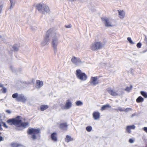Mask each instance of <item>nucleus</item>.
I'll use <instances>...</instances> for the list:
<instances>
[{
  "instance_id": "obj_29",
  "label": "nucleus",
  "mask_w": 147,
  "mask_h": 147,
  "mask_svg": "<svg viewBox=\"0 0 147 147\" xmlns=\"http://www.w3.org/2000/svg\"><path fill=\"white\" fill-rule=\"evenodd\" d=\"M127 40L130 43L132 44H133L134 43L130 37H128L127 38Z\"/></svg>"
},
{
  "instance_id": "obj_26",
  "label": "nucleus",
  "mask_w": 147,
  "mask_h": 147,
  "mask_svg": "<svg viewBox=\"0 0 147 147\" xmlns=\"http://www.w3.org/2000/svg\"><path fill=\"white\" fill-rule=\"evenodd\" d=\"M92 129V127L90 126H88L86 128V131L88 132L90 131Z\"/></svg>"
},
{
  "instance_id": "obj_3",
  "label": "nucleus",
  "mask_w": 147,
  "mask_h": 147,
  "mask_svg": "<svg viewBox=\"0 0 147 147\" xmlns=\"http://www.w3.org/2000/svg\"><path fill=\"white\" fill-rule=\"evenodd\" d=\"M12 97L13 98H16L17 101H21L23 103H25L27 100L26 97L22 94L15 93L13 94Z\"/></svg>"
},
{
  "instance_id": "obj_41",
  "label": "nucleus",
  "mask_w": 147,
  "mask_h": 147,
  "mask_svg": "<svg viewBox=\"0 0 147 147\" xmlns=\"http://www.w3.org/2000/svg\"><path fill=\"white\" fill-rule=\"evenodd\" d=\"M3 140V138L2 137L0 136V142Z\"/></svg>"
},
{
  "instance_id": "obj_20",
  "label": "nucleus",
  "mask_w": 147,
  "mask_h": 147,
  "mask_svg": "<svg viewBox=\"0 0 147 147\" xmlns=\"http://www.w3.org/2000/svg\"><path fill=\"white\" fill-rule=\"evenodd\" d=\"M49 108V106L47 105H42L40 106V109L41 111H44Z\"/></svg>"
},
{
  "instance_id": "obj_36",
  "label": "nucleus",
  "mask_w": 147,
  "mask_h": 147,
  "mask_svg": "<svg viewBox=\"0 0 147 147\" xmlns=\"http://www.w3.org/2000/svg\"><path fill=\"white\" fill-rule=\"evenodd\" d=\"M118 110L120 111H124V109L121 108H119L118 109Z\"/></svg>"
},
{
  "instance_id": "obj_12",
  "label": "nucleus",
  "mask_w": 147,
  "mask_h": 147,
  "mask_svg": "<svg viewBox=\"0 0 147 147\" xmlns=\"http://www.w3.org/2000/svg\"><path fill=\"white\" fill-rule=\"evenodd\" d=\"M68 125L66 123H62L59 125V128L63 130H67Z\"/></svg>"
},
{
  "instance_id": "obj_1",
  "label": "nucleus",
  "mask_w": 147,
  "mask_h": 147,
  "mask_svg": "<svg viewBox=\"0 0 147 147\" xmlns=\"http://www.w3.org/2000/svg\"><path fill=\"white\" fill-rule=\"evenodd\" d=\"M7 123L10 125H13L18 127H22L24 128L26 127L29 124L28 122H22L21 117L19 116L16 117L15 118L8 120Z\"/></svg>"
},
{
  "instance_id": "obj_46",
  "label": "nucleus",
  "mask_w": 147,
  "mask_h": 147,
  "mask_svg": "<svg viewBox=\"0 0 147 147\" xmlns=\"http://www.w3.org/2000/svg\"><path fill=\"white\" fill-rule=\"evenodd\" d=\"M1 38V36L0 35V38Z\"/></svg>"
},
{
  "instance_id": "obj_4",
  "label": "nucleus",
  "mask_w": 147,
  "mask_h": 147,
  "mask_svg": "<svg viewBox=\"0 0 147 147\" xmlns=\"http://www.w3.org/2000/svg\"><path fill=\"white\" fill-rule=\"evenodd\" d=\"M103 44L100 42H95L90 46V49L92 51H96L102 48Z\"/></svg>"
},
{
  "instance_id": "obj_8",
  "label": "nucleus",
  "mask_w": 147,
  "mask_h": 147,
  "mask_svg": "<svg viewBox=\"0 0 147 147\" xmlns=\"http://www.w3.org/2000/svg\"><path fill=\"white\" fill-rule=\"evenodd\" d=\"M101 19L103 22L104 21L105 22V24L106 26L111 27L112 26L109 21V19L108 18L102 17L101 18Z\"/></svg>"
},
{
  "instance_id": "obj_32",
  "label": "nucleus",
  "mask_w": 147,
  "mask_h": 147,
  "mask_svg": "<svg viewBox=\"0 0 147 147\" xmlns=\"http://www.w3.org/2000/svg\"><path fill=\"white\" fill-rule=\"evenodd\" d=\"M2 124H3V127H5V128H8V127L7 125L4 122H2Z\"/></svg>"
},
{
  "instance_id": "obj_44",
  "label": "nucleus",
  "mask_w": 147,
  "mask_h": 147,
  "mask_svg": "<svg viewBox=\"0 0 147 147\" xmlns=\"http://www.w3.org/2000/svg\"><path fill=\"white\" fill-rule=\"evenodd\" d=\"M49 37V34L46 35V38H48Z\"/></svg>"
},
{
  "instance_id": "obj_30",
  "label": "nucleus",
  "mask_w": 147,
  "mask_h": 147,
  "mask_svg": "<svg viewBox=\"0 0 147 147\" xmlns=\"http://www.w3.org/2000/svg\"><path fill=\"white\" fill-rule=\"evenodd\" d=\"M13 50L15 51H17L18 50V48L17 47L16 45L13 46Z\"/></svg>"
},
{
  "instance_id": "obj_47",
  "label": "nucleus",
  "mask_w": 147,
  "mask_h": 147,
  "mask_svg": "<svg viewBox=\"0 0 147 147\" xmlns=\"http://www.w3.org/2000/svg\"><path fill=\"white\" fill-rule=\"evenodd\" d=\"M1 132H0V135H1Z\"/></svg>"
},
{
  "instance_id": "obj_27",
  "label": "nucleus",
  "mask_w": 147,
  "mask_h": 147,
  "mask_svg": "<svg viewBox=\"0 0 147 147\" xmlns=\"http://www.w3.org/2000/svg\"><path fill=\"white\" fill-rule=\"evenodd\" d=\"M76 105L77 106L82 105L83 104L82 102L80 101H77L76 102Z\"/></svg>"
},
{
  "instance_id": "obj_7",
  "label": "nucleus",
  "mask_w": 147,
  "mask_h": 147,
  "mask_svg": "<svg viewBox=\"0 0 147 147\" xmlns=\"http://www.w3.org/2000/svg\"><path fill=\"white\" fill-rule=\"evenodd\" d=\"M98 76L91 77L90 80V84L94 85H95L99 83V80H98Z\"/></svg>"
},
{
  "instance_id": "obj_43",
  "label": "nucleus",
  "mask_w": 147,
  "mask_h": 147,
  "mask_svg": "<svg viewBox=\"0 0 147 147\" xmlns=\"http://www.w3.org/2000/svg\"><path fill=\"white\" fill-rule=\"evenodd\" d=\"M2 9V6H1L0 5V13L1 12Z\"/></svg>"
},
{
  "instance_id": "obj_31",
  "label": "nucleus",
  "mask_w": 147,
  "mask_h": 147,
  "mask_svg": "<svg viewBox=\"0 0 147 147\" xmlns=\"http://www.w3.org/2000/svg\"><path fill=\"white\" fill-rule=\"evenodd\" d=\"M142 44L140 42L138 43L137 44V47L138 48H140L141 47Z\"/></svg>"
},
{
  "instance_id": "obj_24",
  "label": "nucleus",
  "mask_w": 147,
  "mask_h": 147,
  "mask_svg": "<svg viewBox=\"0 0 147 147\" xmlns=\"http://www.w3.org/2000/svg\"><path fill=\"white\" fill-rule=\"evenodd\" d=\"M132 88V86L131 85H130L129 87H127L125 89V90L126 91L129 92L130 90H131Z\"/></svg>"
},
{
  "instance_id": "obj_45",
  "label": "nucleus",
  "mask_w": 147,
  "mask_h": 147,
  "mask_svg": "<svg viewBox=\"0 0 147 147\" xmlns=\"http://www.w3.org/2000/svg\"><path fill=\"white\" fill-rule=\"evenodd\" d=\"M2 128H1V125L0 123V130Z\"/></svg>"
},
{
  "instance_id": "obj_18",
  "label": "nucleus",
  "mask_w": 147,
  "mask_h": 147,
  "mask_svg": "<svg viewBox=\"0 0 147 147\" xmlns=\"http://www.w3.org/2000/svg\"><path fill=\"white\" fill-rule=\"evenodd\" d=\"M36 84L38 88H40L43 86V84L42 81H40L39 80H37L36 81Z\"/></svg>"
},
{
  "instance_id": "obj_25",
  "label": "nucleus",
  "mask_w": 147,
  "mask_h": 147,
  "mask_svg": "<svg viewBox=\"0 0 147 147\" xmlns=\"http://www.w3.org/2000/svg\"><path fill=\"white\" fill-rule=\"evenodd\" d=\"M56 40L53 39V40L52 42V45L53 47L55 49L56 48L57 45H56L55 43V41H56Z\"/></svg>"
},
{
  "instance_id": "obj_33",
  "label": "nucleus",
  "mask_w": 147,
  "mask_h": 147,
  "mask_svg": "<svg viewBox=\"0 0 147 147\" xmlns=\"http://www.w3.org/2000/svg\"><path fill=\"white\" fill-rule=\"evenodd\" d=\"M71 26V24H69L68 25H65V27L66 28H70Z\"/></svg>"
},
{
  "instance_id": "obj_39",
  "label": "nucleus",
  "mask_w": 147,
  "mask_h": 147,
  "mask_svg": "<svg viewBox=\"0 0 147 147\" xmlns=\"http://www.w3.org/2000/svg\"><path fill=\"white\" fill-rule=\"evenodd\" d=\"M6 113L8 114H10L11 113V111L9 110H7L6 111Z\"/></svg>"
},
{
  "instance_id": "obj_34",
  "label": "nucleus",
  "mask_w": 147,
  "mask_h": 147,
  "mask_svg": "<svg viewBox=\"0 0 147 147\" xmlns=\"http://www.w3.org/2000/svg\"><path fill=\"white\" fill-rule=\"evenodd\" d=\"M10 1V2L11 5L10 6V8H11L12 7V5L13 4V0H9Z\"/></svg>"
},
{
  "instance_id": "obj_6",
  "label": "nucleus",
  "mask_w": 147,
  "mask_h": 147,
  "mask_svg": "<svg viewBox=\"0 0 147 147\" xmlns=\"http://www.w3.org/2000/svg\"><path fill=\"white\" fill-rule=\"evenodd\" d=\"M76 72V76L78 78L82 81H85L87 79V75L85 73L82 72L80 69H77Z\"/></svg>"
},
{
  "instance_id": "obj_16",
  "label": "nucleus",
  "mask_w": 147,
  "mask_h": 147,
  "mask_svg": "<svg viewBox=\"0 0 147 147\" xmlns=\"http://www.w3.org/2000/svg\"><path fill=\"white\" fill-rule=\"evenodd\" d=\"M52 140L54 141H57V134L56 133H52L51 135Z\"/></svg>"
},
{
  "instance_id": "obj_11",
  "label": "nucleus",
  "mask_w": 147,
  "mask_h": 147,
  "mask_svg": "<svg viewBox=\"0 0 147 147\" xmlns=\"http://www.w3.org/2000/svg\"><path fill=\"white\" fill-rule=\"evenodd\" d=\"M71 103L69 100H68L66 101V104L63 108H62L63 109H68L70 108L71 106Z\"/></svg>"
},
{
  "instance_id": "obj_21",
  "label": "nucleus",
  "mask_w": 147,
  "mask_h": 147,
  "mask_svg": "<svg viewBox=\"0 0 147 147\" xmlns=\"http://www.w3.org/2000/svg\"><path fill=\"white\" fill-rule=\"evenodd\" d=\"M144 100V98L141 96H139L136 100V101L137 103L142 102Z\"/></svg>"
},
{
  "instance_id": "obj_9",
  "label": "nucleus",
  "mask_w": 147,
  "mask_h": 147,
  "mask_svg": "<svg viewBox=\"0 0 147 147\" xmlns=\"http://www.w3.org/2000/svg\"><path fill=\"white\" fill-rule=\"evenodd\" d=\"M107 90L111 96H115L118 95L117 91H115L111 88H108L107 89Z\"/></svg>"
},
{
  "instance_id": "obj_5",
  "label": "nucleus",
  "mask_w": 147,
  "mask_h": 147,
  "mask_svg": "<svg viewBox=\"0 0 147 147\" xmlns=\"http://www.w3.org/2000/svg\"><path fill=\"white\" fill-rule=\"evenodd\" d=\"M36 7L38 11L43 10L44 11L48 12L49 11V9L46 4L39 3L36 4Z\"/></svg>"
},
{
  "instance_id": "obj_22",
  "label": "nucleus",
  "mask_w": 147,
  "mask_h": 147,
  "mask_svg": "<svg viewBox=\"0 0 147 147\" xmlns=\"http://www.w3.org/2000/svg\"><path fill=\"white\" fill-rule=\"evenodd\" d=\"M11 145L12 147H19L20 146V145L18 144L13 143L11 144Z\"/></svg>"
},
{
  "instance_id": "obj_23",
  "label": "nucleus",
  "mask_w": 147,
  "mask_h": 147,
  "mask_svg": "<svg viewBox=\"0 0 147 147\" xmlns=\"http://www.w3.org/2000/svg\"><path fill=\"white\" fill-rule=\"evenodd\" d=\"M141 94L145 98H147V93L146 92L141 91L140 92Z\"/></svg>"
},
{
  "instance_id": "obj_15",
  "label": "nucleus",
  "mask_w": 147,
  "mask_h": 147,
  "mask_svg": "<svg viewBox=\"0 0 147 147\" xmlns=\"http://www.w3.org/2000/svg\"><path fill=\"white\" fill-rule=\"evenodd\" d=\"M135 128V127L134 125L127 126L126 128V130L127 132L129 134L131 133V129H134Z\"/></svg>"
},
{
  "instance_id": "obj_28",
  "label": "nucleus",
  "mask_w": 147,
  "mask_h": 147,
  "mask_svg": "<svg viewBox=\"0 0 147 147\" xmlns=\"http://www.w3.org/2000/svg\"><path fill=\"white\" fill-rule=\"evenodd\" d=\"M1 90H2V92L4 93H5L7 91L6 88L3 87L2 88Z\"/></svg>"
},
{
  "instance_id": "obj_2",
  "label": "nucleus",
  "mask_w": 147,
  "mask_h": 147,
  "mask_svg": "<svg viewBox=\"0 0 147 147\" xmlns=\"http://www.w3.org/2000/svg\"><path fill=\"white\" fill-rule=\"evenodd\" d=\"M40 129L39 128L35 129L32 128H29L27 130V133L28 135H32L31 138L33 140L36 138V135L40 133Z\"/></svg>"
},
{
  "instance_id": "obj_42",
  "label": "nucleus",
  "mask_w": 147,
  "mask_h": 147,
  "mask_svg": "<svg viewBox=\"0 0 147 147\" xmlns=\"http://www.w3.org/2000/svg\"><path fill=\"white\" fill-rule=\"evenodd\" d=\"M0 87H2V88L3 87V85L1 84H0Z\"/></svg>"
},
{
  "instance_id": "obj_13",
  "label": "nucleus",
  "mask_w": 147,
  "mask_h": 147,
  "mask_svg": "<svg viewBox=\"0 0 147 147\" xmlns=\"http://www.w3.org/2000/svg\"><path fill=\"white\" fill-rule=\"evenodd\" d=\"M117 11L119 13V17L120 18H123L125 16V12L122 10H118Z\"/></svg>"
},
{
  "instance_id": "obj_17",
  "label": "nucleus",
  "mask_w": 147,
  "mask_h": 147,
  "mask_svg": "<svg viewBox=\"0 0 147 147\" xmlns=\"http://www.w3.org/2000/svg\"><path fill=\"white\" fill-rule=\"evenodd\" d=\"M73 140V138H72L71 136L68 135H66V137L65 138V141L67 143L72 141Z\"/></svg>"
},
{
  "instance_id": "obj_35",
  "label": "nucleus",
  "mask_w": 147,
  "mask_h": 147,
  "mask_svg": "<svg viewBox=\"0 0 147 147\" xmlns=\"http://www.w3.org/2000/svg\"><path fill=\"white\" fill-rule=\"evenodd\" d=\"M144 40L145 41L146 44L147 45V37L146 36H145Z\"/></svg>"
},
{
  "instance_id": "obj_40",
  "label": "nucleus",
  "mask_w": 147,
  "mask_h": 147,
  "mask_svg": "<svg viewBox=\"0 0 147 147\" xmlns=\"http://www.w3.org/2000/svg\"><path fill=\"white\" fill-rule=\"evenodd\" d=\"M131 109L130 108H126L124 110V111L125 112H127L129 110H130Z\"/></svg>"
},
{
  "instance_id": "obj_14",
  "label": "nucleus",
  "mask_w": 147,
  "mask_h": 147,
  "mask_svg": "<svg viewBox=\"0 0 147 147\" xmlns=\"http://www.w3.org/2000/svg\"><path fill=\"white\" fill-rule=\"evenodd\" d=\"M93 116L95 120L99 119L100 117V113L98 112H94L93 113Z\"/></svg>"
},
{
  "instance_id": "obj_10",
  "label": "nucleus",
  "mask_w": 147,
  "mask_h": 147,
  "mask_svg": "<svg viewBox=\"0 0 147 147\" xmlns=\"http://www.w3.org/2000/svg\"><path fill=\"white\" fill-rule=\"evenodd\" d=\"M71 62L76 65H78V63L81 62V60L79 58L73 56L71 59Z\"/></svg>"
},
{
  "instance_id": "obj_38",
  "label": "nucleus",
  "mask_w": 147,
  "mask_h": 147,
  "mask_svg": "<svg viewBox=\"0 0 147 147\" xmlns=\"http://www.w3.org/2000/svg\"><path fill=\"white\" fill-rule=\"evenodd\" d=\"M129 142L130 143H132L134 142V140L132 139H130L129 140Z\"/></svg>"
},
{
  "instance_id": "obj_19",
  "label": "nucleus",
  "mask_w": 147,
  "mask_h": 147,
  "mask_svg": "<svg viewBox=\"0 0 147 147\" xmlns=\"http://www.w3.org/2000/svg\"><path fill=\"white\" fill-rule=\"evenodd\" d=\"M111 108V106L109 104H107L106 105H103L101 108V110L103 111L106 109L107 108Z\"/></svg>"
},
{
  "instance_id": "obj_37",
  "label": "nucleus",
  "mask_w": 147,
  "mask_h": 147,
  "mask_svg": "<svg viewBox=\"0 0 147 147\" xmlns=\"http://www.w3.org/2000/svg\"><path fill=\"white\" fill-rule=\"evenodd\" d=\"M143 129L147 133V127H144Z\"/></svg>"
}]
</instances>
